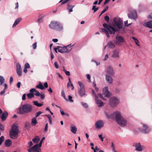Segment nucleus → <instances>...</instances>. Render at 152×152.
Returning a JSON list of instances; mask_svg holds the SVG:
<instances>
[{
	"instance_id": "obj_64",
	"label": "nucleus",
	"mask_w": 152,
	"mask_h": 152,
	"mask_svg": "<svg viewBox=\"0 0 152 152\" xmlns=\"http://www.w3.org/2000/svg\"><path fill=\"white\" fill-rule=\"evenodd\" d=\"M98 137L101 139L102 141H103L104 137H102V134L99 135Z\"/></svg>"
},
{
	"instance_id": "obj_29",
	"label": "nucleus",
	"mask_w": 152,
	"mask_h": 152,
	"mask_svg": "<svg viewBox=\"0 0 152 152\" xmlns=\"http://www.w3.org/2000/svg\"><path fill=\"white\" fill-rule=\"evenodd\" d=\"M36 87L42 90L44 89H45L44 86L40 82H39V84Z\"/></svg>"
},
{
	"instance_id": "obj_37",
	"label": "nucleus",
	"mask_w": 152,
	"mask_h": 152,
	"mask_svg": "<svg viewBox=\"0 0 152 152\" xmlns=\"http://www.w3.org/2000/svg\"><path fill=\"white\" fill-rule=\"evenodd\" d=\"M16 72L18 76L20 77L22 75V71L21 69L16 70Z\"/></svg>"
},
{
	"instance_id": "obj_27",
	"label": "nucleus",
	"mask_w": 152,
	"mask_h": 152,
	"mask_svg": "<svg viewBox=\"0 0 152 152\" xmlns=\"http://www.w3.org/2000/svg\"><path fill=\"white\" fill-rule=\"evenodd\" d=\"M107 46L109 48L113 49L115 48V45L112 42L110 41L108 43Z\"/></svg>"
},
{
	"instance_id": "obj_11",
	"label": "nucleus",
	"mask_w": 152,
	"mask_h": 152,
	"mask_svg": "<svg viewBox=\"0 0 152 152\" xmlns=\"http://www.w3.org/2000/svg\"><path fill=\"white\" fill-rule=\"evenodd\" d=\"M142 129H139L140 131L141 132H142L147 133L149 132L150 131V129L148 128L147 125L143 124H142Z\"/></svg>"
},
{
	"instance_id": "obj_62",
	"label": "nucleus",
	"mask_w": 152,
	"mask_h": 152,
	"mask_svg": "<svg viewBox=\"0 0 152 152\" xmlns=\"http://www.w3.org/2000/svg\"><path fill=\"white\" fill-rule=\"evenodd\" d=\"M64 70L65 71L64 72L66 75L69 76L70 75V73L69 71H66V70Z\"/></svg>"
},
{
	"instance_id": "obj_7",
	"label": "nucleus",
	"mask_w": 152,
	"mask_h": 152,
	"mask_svg": "<svg viewBox=\"0 0 152 152\" xmlns=\"http://www.w3.org/2000/svg\"><path fill=\"white\" fill-rule=\"evenodd\" d=\"M103 26L107 29L108 31L110 34H114L117 31L112 26L108 25L106 23H104L103 24Z\"/></svg>"
},
{
	"instance_id": "obj_13",
	"label": "nucleus",
	"mask_w": 152,
	"mask_h": 152,
	"mask_svg": "<svg viewBox=\"0 0 152 152\" xmlns=\"http://www.w3.org/2000/svg\"><path fill=\"white\" fill-rule=\"evenodd\" d=\"M104 125L103 121L102 120H98L96 121L95 124V126L97 129H99L102 127Z\"/></svg>"
},
{
	"instance_id": "obj_16",
	"label": "nucleus",
	"mask_w": 152,
	"mask_h": 152,
	"mask_svg": "<svg viewBox=\"0 0 152 152\" xmlns=\"http://www.w3.org/2000/svg\"><path fill=\"white\" fill-rule=\"evenodd\" d=\"M103 93L106 97H109L110 96L111 94L108 91L107 86H106L103 89Z\"/></svg>"
},
{
	"instance_id": "obj_24",
	"label": "nucleus",
	"mask_w": 152,
	"mask_h": 152,
	"mask_svg": "<svg viewBox=\"0 0 152 152\" xmlns=\"http://www.w3.org/2000/svg\"><path fill=\"white\" fill-rule=\"evenodd\" d=\"M12 144V141L9 139L6 140L4 142L5 145L7 147H9Z\"/></svg>"
},
{
	"instance_id": "obj_15",
	"label": "nucleus",
	"mask_w": 152,
	"mask_h": 152,
	"mask_svg": "<svg viewBox=\"0 0 152 152\" xmlns=\"http://www.w3.org/2000/svg\"><path fill=\"white\" fill-rule=\"evenodd\" d=\"M119 51L118 49L114 50L113 52L111 57L114 58H118L119 57Z\"/></svg>"
},
{
	"instance_id": "obj_54",
	"label": "nucleus",
	"mask_w": 152,
	"mask_h": 152,
	"mask_svg": "<svg viewBox=\"0 0 152 152\" xmlns=\"http://www.w3.org/2000/svg\"><path fill=\"white\" fill-rule=\"evenodd\" d=\"M48 123H47L45 125V131L46 132H47L48 130Z\"/></svg>"
},
{
	"instance_id": "obj_12",
	"label": "nucleus",
	"mask_w": 152,
	"mask_h": 152,
	"mask_svg": "<svg viewBox=\"0 0 152 152\" xmlns=\"http://www.w3.org/2000/svg\"><path fill=\"white\" fill-rule=\"evenodd\" d=\"M128 16L129 18L136 20L137 18L136 12L135 11H132L130 13L128 14Z\"/></svg>"
},
{
	"instance_id": "obj_10",
	"label": "nucleus",
	"mask_w": 152,
	"mask_h": 152,
	"mask_svg": "<svg viewBox=\"0 0 152 152\" xmlns=\"http://www.w3.org/2000/svg\"><path fill=\"white\" fill-rule=\"evenodd\" d=\"M106 72L107 74L108 75L113 76L115 74V72L112 67L110 65L108 66L107 68Z\"/></svg>"
},
{
	"instance_id": "obj_17",
	"label": "nucleus",
	"mask_w": 152,
	"mask_h": 152,
	"mask_svg": "<svg viewBox=\"0 0 152 152\" xmlns=\"http://www.w3.org/2000/svg\"><path fill=\"white\" fill-rule=\"evenodd\" d=\"M133 146L135 147L136 150L140 151H141L142 150V147L143 146H141V145L140 143H137L134 144Z\"/></svg>"
},
{
	"instance_id": "obj_42",
	"label": "nucleus",
	"mask_w": 152,
	"mask_h": 152,
	"mask_svg": "<svg viewBox=\"0 0 152 152\" xmlns=\"http://www.w3.org/2000/svg\"><path fill=\"white\" fill-rule=\"evenodd\" d=\"M4 138L3 136H2L0 137V145H1L3 142L4 141Z\"/></svg>"
},
{
	"instance_id": "obj_63",
	"label": "nucleus",
	"mask_w": 152,
	"mask_h": 152,
	"mask_svg": "<svg viewBox=\"0 0 152 152\" xmlns=\"http://www.w3.org/2000/svg\"><path fill=\"white\" fill-rule=\"evenodd\" d=\"M99 150V148H98L97 146H96L95 147V149H94V150L93 151L94 152H97V151H98Z\"/></svg>"
},
{
	"instance_id": "obj_39",
	"label": "nucleus",
	"mask_w": 152,
	"mask_h": 152,
	"mask_svg": "<svg viewBox=\"0 0 152 152\" xmlns=\"http://www.w3.org/2000/svg\"><path fill=\"white\" fill-rule=\"evenodd\" d=\"M81 104H82V105L85 108H87L88 107V106L87 104L86 103H84L83 102H81Z\"/></svg>"
},
{
	"instance_id": "obj_3",
	"label": "nucleus",
	"mask_w": 152,
	"mask_h": 152,
	"mask_svg": "<svg viewBox=\"0 0 152 152\" xmlns=\"http://www.w3.org/2000/svg\"><path fill=\"white\" fill-rule=\"evenodd\" d=\"M19 133L17 125L14 124L12 126L10 132V137L13 139L17 138Z\"/></svg>"
},
{
	"instance_id": "obj_32",
	"label": "nucleus",
	"mask_w": 152,
	"mask_h": 152,
	"mask_svg": "<svg viewBox=\"0 0 152 152\" xmlns=\"http://www.w3.org/2000/svg\"><path fill=\"white\" fill-rule=\"evenodd\" d=\"M57 28H56L55 29L57 30L60 31L63 29L62 26L59 22L58 23V25H57Z\"/></svg>"
},
{
	"instance_id": "obj_18",
	"label": "nucleus",
	"mask_w": 152,
	"mask_h": 152,
	"mask_svg": "<svg viewBox=\"0 0 152 152\" xmlns=\"http://www.w3.org/2000/svg\"><path fill=\"white\" fill-rule=\"evenodd\" d=\"M58 22L56 21H51L50 24L49 25L50 27L53 29H55L56 28H57V26L58 25Z\"/></svg>"
},
{
	"instance_id": "obj_44",
	"label": "nucleus",
	"mask_w": 152,
	"mask_h": 152,
	"mask_svg": "<svg viewBox=\"0 0 152 152\" xmlns=\"http://www.w3.org/2000/svg\"><path fill=\"white\" fill-rule=\"evenodd\" d=\"M108 8V6H106L105 7V8L101 12V14H103L105 12H106Z\"/></svg>"
},
{
	"instance_id": "obj_60",
	"label": "nucleus",
	"mask_w": 152,
	"mask_h": 152,
	"mask_svg": "<svg viewBox=\"0 0 152 152\" xmlns=\"http://www.w3.org/2000/svg\"><path fill=\"white\" fill-rule=\"evenodd\" d=\"M108 57H109L108 55L107 54H106L105 56V58H104V59H103V61H106L107 60V59L108 58Z\"/></svg>"
},
{
	"instance_id": "obj_1",
	"label": "nucleus",
	"mask_w": 152,
	"mask_h": 152,
	"mask_svg": "<svg viewBox=\"0 0 152 152\" xmlns=\"http://www.w3.org/2000/svg\"><path fill=\"white\" fill-rule=\"evenodd\" d=\"M115 116V119L118 124L122 126H125L127 122L126 120L122 116L120 113L117 111L110 114V116L107 115V118L108 119H113Z\"/></svg>"
},
{
	"instance_id": "obj_20",
	"label": "nucleus",
	"mask_w": 152,
	"mask_h": 152,
	"mask_svg": "<svg viewBox=\"0 0 152 152\" xmlns=\"http://www.w3.org/2000/svg\"><path fill=\"white\" fill-rule=\"evenodd\" d=\"M143 26L145 27L152 28V20L145 22L143 24Z\"/></svg>"
},
{
	"instance_id": "obj_56",
	"label": "nucleus",
	"mask_w": 152,
	"mask_h": 152,
	"mask_svg": "<svg viewBox=\"0 0 152 152\" xmlns=\"http://www.w3.org/2000/svg\"><path fill=\"white\" fill-rule=\"evenodd\" d=\"M4 126L3 125L0 124V129L1 130L3 131L4 130Z\"/></svg>"
},
{
	"instance_id": "obj_4",
	"label": "nucleus",
	"mask_w": 152,
	"mask_h": 152,
	"mask_svg": "<svg viewBox=\"0 0 152 152\" xmlns=\"http://www.w3.org/2000/svg\"><path fill=\"white\" fill-rule=\"evenodd\" d=\"M45 139V137H43L39 144H36L31 148L28 149V152H41L40 148L41 147L42 142Z\"/></svg>"
},
{
	"instance_id": "obj_59",
	"label": "nucleus",
	"mask_w": 152,
	"mask_h": 152,
	"mask_svg": "<svg viewBox=\"0 0 152 152\" xmlns=\"http://www.w3.org/2000/svg\"><path fill=\"white\" fill-rule=\"evenodd\" d=\"M54 66L56 68L58 69L59 68V66L56 62H54Z\"/></svg>"
},
{
	"instance_id": "obj_25",
	"label": "nucleus",
	"mask_w": 152,
	"mask_h": 152,
	"mask_svg": "<svg viewBox=\"0 0 152 152\" xmlns=\"http://www.w3.org/2000/svg\"><path fill=\"white\" fill-rule=\"evenodd\" d=\"M22 20V18H17L14 22L13 26L12 27L13 28L18 25L20 22Z\"/></svg>"
},
{
	"instance_id": "obj_40",
	"label": "nucleus",
	"mask_w": 152,
	"mask_h": 152,
	"mask_svg": "<svg viewBox=\"0 0 152 152\" xmlns=\"http://www.w3.org/2000/svg\"><path fill=\"white\" fill-rule=\"evenodd\" d=\"M21 69L20 65V64L19 63H17L16 70Z\"/></svg>"
},
{
	"instance_id": "obj_2",
	"label": "nucleus",
	"mask_w": 152,
	"mask_h": 152,
	"mask_svg": "<svg viewBox=\"0 0 152 152\" xmlns=\"http://www.w3.org/2000/svg\"><path fill=\"white\" fill-rule=\"evenodd\" d=\"M32 105L27 103L25 104L19 108V113L20 114H24L26 113L31 112L32 111Z\"/></svg>"
},
{
	"instance_id": "obj_23",
	"label": "nucleus",
	"mask_w": 152,
	"mask_h": 152,
	"mask_svg": "<svg viewBox=\"0 0 152 152\" xmlns=\"http://www.w3.org/2000/svg\"><path fill=\"white\" fill-rule=\"evenodd\" d=\"M70 129L71 132L72 133L74 134L76 133L77 131V128L76 126H74L72 124H71L70 126Z\"/></svg>"
},
{
	"instance_id": "obj_51",
	"label": "nucleus",
	"mask_w": 152,
	"mask_h": 152,
	"mask_svg": "<svg viewBox=\"0 0 152 152\" xmlns=\"http://www.w3.org/2000/svg\"><path fill=\"white\" fill-rule=\"evenodd\" d=\"M104 19L105 20H106L107 22H109V17L107 15H106L105 16Z\"/></svg>"
},
{
	"instance_id": "obj_61",
	"label": "nucleus",
	"mask_w": 152,
	"mask_h": 152,
	"mask_svg": "<svg viewBox=\"0 0 152 152\" xmlns=\"http://www.w3.org/2000/svg\"><path fill=\"white\" fill-rule=\"evenodd\" d=\"M60 47V46H58L57 48H54V49L55 52L56 53H57V50H58Z\"/></svg>"
},
{
	"instance_id": "obj_58",
	"label": "nucleus",
	"mask_w": 152,
	"mask_h": 152,
	"mask_svg": "<svg viewBox=\"0 0 152 152\" xmlns=\"http://www.w3.org/2000/svg\"><path fill=\"white\" fill-rule=\"evenodd\" d=\"M61 2V4H63L65 3H66L67 2V1L66 0H65L63 1V0H61L59 2V3Z\"/></svg>"
},
{
	"instance_id": "obj_53",
	"label": "nucleus",
	"mask_w": 152,
	"mask_h": 152,
	"mask_svg": "<svg viewBox=\"0 0 152 152\" xmlns=\"http://www.w3.org/2000/svg\"><path fill=\"white\" fill-rule=\"evenodd\" d=\"M128 20H127L124 22V25L125 26H127L130 25L131 24V23L127 24Z\"/></svg>"
},
{
	"instance_id": "obj_43",
	"label": "nucleus",
	"mask_w": 152,
	"mask_h": 152,
	"mask_svg": "<svg viewBox=\"0 0 152 152\" xmlns=\"http://www.w3.org/2000/svg\"><path fill=\"white\" fill-rule=\"evenodd\" d=\"M30 126V124L29 122H26L25 124V127L27 129H29Z\"/></svg>"
},
{
	"instance_id": "obj_33",
	"label": "nucleus",
	"mask_w": 152,
	"mask_h": 152,
	"mask_svg": "<svg viewBox=\"0 0 152 152\" xmlns=\"http://www.w3.org/2000/svg\"><path fill=\"white\" fill-rule=\"evenodd\" d=\"M34 104L38 107H40L42 106L43 104L42 103H38L37 101H34L33 102Z\"/></svg>"
},
{
	"instance_id": "obj_50",
	"label": "nucleus",
	"mask_w": 152,
	"mask_h": 152,
	"mask_svg": "<svg viewBox=\"0 0 152 152\" xmlns=\"http://www.w3.org/2000/svg\"><path fill=\"white\" fill-rule=\"evenodd\" d=\"M68 80H69V82H68V83H67V88H69L70 86V83H72V82L71 80V79L69 77V78Z\"/></svg>"
},
{
	"instance_id": "obj_46",
	"label": "nucleus",
	"mask_w": 152,
	"mask_h": 152,
	"mask_svg": "<svg viewBox=\"0 0 152 152\" xmlns=\"http://www.w3.org/2000/svg\"><path fill=\"white\" fill-rule=\"evenodd\" d=\"M42 113V112H37L35 114V117H36V118H37Z\"/></svg>"
},
{
	"instance_id": "obj_49",
	"label": "nucleus",
	"mask_w": 152,
	"mask_h": 152,
	"mask_svg": "<svg viewBox=\"0 0 152 152\" xmlns=\"http://www.w3.org/2000/svg\"><path fill=\"white\" fill-rule=\"evenodd\" d=\"M69 99H68V101H69L70 102H73L74 101L72 99V96H68Z\"/></svg>"
},
{
	"instance_id": "obj_38",
	"label": "nucleus",
	"mask_w": 152,
	"mask_h": 152,
	"mask_svg": "<svg viewBox=\"0 0 152 152\" xmlns=\"http://www.w3.org/2000/svg\"><path fill=\"white\" fill-rule=\"evenodd\" d=\"M4 81V77L1 76H0V85H2Z\"/></svg>"
},
{
	"instance_id": "obj_26",
	"label": "nucleus",
	"mask_w": 152,
	"mask_h": 152,
	"mask_svg": "<svg viewBox=\"0 0 152 152\" xmlns=\"http://www.w3.org/2000/svg\"><path fill=\"white\" fill-rule=\"evenodd\" d=\"M37 123V119L36 117H34L32 118L31 121V125L32 126H35Z\"/></svg>"
},
{
	"instance_id": "obj_52",
	"label": "nucleus",
	"mask_w": 152,
	"mask_h": 152,
	"mask_svg": "<svg viewBox=\"0 0 152 152\" xmlns=\"http://www.w3.org/2000/svg\"><path fill=\"white\" fill-rule=\"evenodd\" d=\"M92 94H93V95L94 96L95 98H98V97L97 96V95H96V93H95V92L94 90H92Z\"/></svg>"
},
{
	"instance_id": "obj_9",
	"label": "nucleus",
	"mask_w": 152,
	"mask_h": 152,
	"mask_svg": "<svg viewBox=\"0 0 152 152\" xmlns=\"http://www.w3.org/2000/svg\"><path fill=\"white\" fill-rule=\"evenodd\" d=\"M110 103L112 107H115L116 106L119 104V100L116 97H112L110 99Z\"/></svg>"
},
{
	"instance_id": "obj_48",
	"label": "nucleus",
	"mask_w": 152,
	"mask_h": 152,
	"mask_svg": "<svg viewBox=\"0 0 152 152\" xmlns=\"http://www.w3.org/2000/svg\"><path fill=\"white\" fill-rule=\"evenodd\" d=\"M37 42H35L32 45V47L34 49H35L37 48Z\"/></svg>"
},
{
	"instance_id": "obj_6",
	"label": "nucleus",
	"mask_w": 152,
	"mask_h": 152,
	"mask_svg": "<svg viewBox=\"0 0 152 152\" xmlns=\"http://www.w3.org/2000/svg\"><path fill=\"white\" fill-rule=\"evenodd\" d=\"M78 83L80 88L78 89V93L81 97H82L86 95L84 86L83 83L80 81L78 82Z\"/></svg>"
},
{
	"instance_id": "obj_55",
	"label": "nucleus",
	"mask_w": 152,
	"mask_h": 152,
	"mask_svg": "<svg viewBox=\"0 0 152 152\" xmlns=\"http://www.w3.org/2000/svg\"><path fill=\"white\" fill-rule=\"evenodd\" d=\"M40 96L41 99L42 100H43L44 99L45 97V95L44 94H40Z\"/></svg>"
},
{
	"instance_id": "obj_45",
	"label": "nucleus",
	"mask_w": 152,
	"mask_h": 152,
	"mask_svg": "<svg viewBox=\"0 0 152 152\" xmlns=\"http://www.w3.org/2000/svg\"><path fill=\"white\" fill-rule=\"evenodd\" d=\"M35 93L34 94V95H35L37 96H39L40 95V93L37 91L36 90L35 91Z\"/></svg>"
},
{
	"instance_id": "obj_36",
	"label": "nucleus",
	"mask_w": 152,
	"mask_h": 152,
	"mask_svg": "<svg viewBox=\"0 0 152 152\" xmlns=\"http://www.w3.org/2000/svg\"><path fill=\"white\" fill-rule=\"evenodd\" d=\"M46 116L49 119V121L50 124H52V118L50 115H46Z\"/></svg>"
},
{
	"instance_id": "obj_47",
	"label": "nucleus",
	"mask_w": 152,
	"mask_h": 152,
	"mask_svg": "<svg viewBox=\"0 0 152 152\" xmlns=\"http://www.w3.org/2000/svg\"><path fill=\"white\" fill-rule=\"evenodd\" d=\"M30 67V66L29 64L28 63H26L24 66V68L26 69H28Z\"/></svg>"
},
{
	"instance_id": "obj_19",
	"label": "nucleus",
	"mask_w": 152,
	"mask_h": 152,
	"mask_svg": "<svg viewBox=\"0 0 152 152\" xmlns=\"http://www.w3.org/2000/svg\"><path fill=\"white\" fill-rule=\"evenodd\" d=\"M115 39L117 43H123L124 42V39L123 37L117 36L116 37Z\"/></svg>"
},
{
	"instance_id": "obj_30",
	"label": "nucleus",
	"mask_w": 152,
	"mask_h": 152,
	"mask_svg": "<svg viewBox=\"0 0 152 152\" xmlns=\"http://www.w3.org/2000/svg\"><path fill=\"white\" fill-rule=\"evenodd\" d=\"M102 32L105 33L107 36V37L109 38L110 37V36L108 33V31L105 28H102Z\"/></svg>"
},
{
	"instance_id": "obj_14",
	"label": "nucleus",
	"mask_w": 152,
	"mask_h": 152,
	"mask_svg": "<svg viewBox=\"0 0 152 152\" xmlns=\"http://www.w3.org/2000/svg\"><path fill=\"white\" fill-rule=\"evenodd\" d=\"M105 79L106 82L108 84H112L113 83V79L111 75H106Z\"/></svg>"
},
{
	"instance_id": "obj_5",
	"label": "nucleus",
	"mask_w": 152,
	"mask_h": 152,
	"mask_svg": "<svg viewBox=\"0 0 152 152\" xmlns=\"http://www.w3.org/2000/svg\"><path fill=\"white\" fill-rule=\"evenodd\" d=\"M75 44L72 45H71V44H70L68 45L64 46L63 47L60 46V48L58 49V52L61 53H67L72 50V47Z\"/></svg>"
},
{
	"instance_id": "obj_35",
	"label": "nucleus",
	"mask_w": 152,
	"mask_h": 152,
	"mask_svg": "<svg viewBox=\"0 0 152 152\" xmlns=\"http://www.w3.org/2000/svg\"><path fill=\"white\" fill-rule=\"evenodd\" d=\"M99 9V7H96V5H94L93 6L92 10H93L94 12L95 13Z\"/></svg>"
},
{
	"instance_id": "obj_41",
	"label": "nucleus",
	"mask_w": 152,
	"mask_h": 152,
	"mask_svg": "<svg viewBox=\"0 0 152 152\" xmlns=\"http://www.w3.org/2000/svg\"><path fill=\"white\" fill-rule=\"evenodd\" d=\"M61 95L64 98L65 100H66V101H68V99H66V98L65 93H64V91L63 90H62L61 91Z\"/></svg>"
},
{
	"instance_id": "obj_57",
	"label": "nucleus",
	"mask_w": 152,
	"mask_h": 152,
	"mask_svg": "<svg viewBox=\"0 0 152 152\" xmlns=\"http://www.w3.org/2000/svg\"><path fill=\"white\" fill-rule=\"evenodd\" d=\"M86 76H87V78L88 80V81L89 82H90V81H91V80H90L91 77H90V75L89 74H87L86 75Z\"/></svg>"
},
{
	"instance_id": "obj_34",
	"label": "nucleus",
	"mask_w": 152,
	"mask_h": 152,
	"mask_svg": "<svg viewBox=\"0 0 152 152\" xmlns=\"http://www.w3.org/2000/svg\"><path fill=\"white\" fill-rule=\"evenodd\" d=\"M27 97L29 99H31L34 96V94L32 93H29L27 94Z\"/></svg>"
},
{
	"instance_id": "obj_28",
	"label": "nucleus",
	"mask_w": 152,
	"mask_h": 152,
	"mask_svg": "<svg viewBox=\"0 0 152 152\" xmlns=\"http://www.w3.org/2000/svg\"><path fill=\"white\" fill-rule=\"evenodd\" d=\"M67 9L69 10V12H71L72 11V9L74 7V6L69 4H67Z\"/></svg>"
},
{
	"instance_id": "obj_8",
	"label": "nucleus",
	"mask_w": 152,
	"mask_h": 152,
	"mask_svg": "<svg viewBox=\"0 0 152 152\" xmlns=\"http://www.w3.org/2000/svg\"><path fill=\"white\" fill-rule=\"evenodd\" d=\"M113 21L118 29H121L123 28V21L120 18H115L113 19Z\"/></svg>"
},
{
	"instance_id": "obj_22",
	"label": "nucleus",
	"mask_w": 152,
	"mask_h": 152,
	"mask_svg": "<svg viewBox=\"0 0 152 152\" xmlns=\"http://www.w3.org/2000/svg\"><path fill=\"white\" fill-rule=\"evenodd\" d=\"M8 115V114L7 112L5 111L4 113H3L1 117L2 121H4L7 117Z\"/></svg>"
},
{
	"instance_id": "obj_21",
	"label": "nucleus",
	"mask_w": 152,
	"mask_h": 152,
	"mask_svg": "<svg viewBox=\"0 0 152 152\" xmlns=\"http://www.w3.org/2000/svg\"><path fill=\"white\" fill-rule=\"evenodd\" d=\"M98 98H95V100L96 104L99 107H102L104 105V103L101 100H99Z\"/></svg>"
},
{
	"instance_id": "obj_31",
	"label": "nucleus",
	"mask_w": 152,
	"mask_h": 152,
	"mask_svg": "<svg viewBox=\"0 0 152 152\" xmlns=\"http://www.w3.org/2000/svg\"><path fill=\"white\" fill-rule=\"evenodd\" d=\"M40 140L38 136H37L35 138L32 140V141L34 143H38Z\"/></svg>"
}]
</instances>
